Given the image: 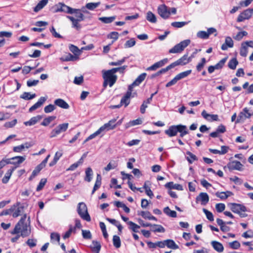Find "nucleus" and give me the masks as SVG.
<instances>
[{
  "mask_svg": "<svg viewBox=\"0 0 253 253\" xmlns=\"http://www.w3.org/2000/svg\"><path fill=\"white\" fill-rule=\"evenodd\" d=\"M27 217L26 214L21 217L20 220L16 224L13 230L10 232V233L12 235L17 234L21 233V236L25 237L28 236L30 232L29 227L27 224L25 223V220Z\"/></svg>",
  "mask_w": 253,
  "mask_h": 253,
  "instance_id": "f257e3e1",
  "label": "nucleus"
},
{
  "mask_svg": "<svg viewBox=\"0 0 253 253\" xmlns=\"http://www.w3.org/2000/svg\"><path fill=\"white\" fill-rule=\"evenodd\" d=\"M165 133L169 137L176 136L177 132L180 133V136L183 137L189 133L188 129L186 126L182 125H173L165 131Z\"/></svg>",
  "mask_w": 253,
  "mask_h": 253,
  "instance_id": "f03ea898",
  "label": "nucleus"
},
{
  "mask_svg": "<svg viewBox=\"0 0 253 253\" xmlns=\"http://www.w3.org/2000/svg\"><path fill=\"white\" fill-rule=\"evenodd\" d=\"M102 78L104 80L103 86L104 87L109 85L110 87H112L116 82L117 80V76L113 74L110 70L102 71Z\"/></svg>",
  "mask_w": 253,
  "mask_h": 253,
  "instance_id": "7ed1b4c3",
  "label": "nucleus"
},
{
  "mask_svg": "<svg viewBox=\"0 0 253 253\" xmlns=\"http://www.w3.org/2000/svg\"><path fill=\"white\" fill-rule=\"evenodd\" d=\"M77 10L78 11L74 12V13L76 14V18L72 16H67L66 17L72 22V27L75 28L77 30H79L81 28L79 22L84 21L85 17L83 13L81 12V10L80 9H77Z\"/></svg>",
  "mask_w": 253,
  "mask_h": 253,
  "instance_id": "20e7f679",
  "label": "nucleus"
},
{
  "mask_svg": "<svg viewBox=\"0 0 253 253\" xmlns=\"http://www.w3.org/2000/svg\"><path fill=\"white\" fill-rule=\"evenodd\" d=\"M228 206L230 209L234 213H238L241 217H245L247 214L245 213L247 211V208L243 205L230 203Z\"/></svg>",
  "mask_w": 253,
  "mask_h": 253,
  "instance_id": "39448f33",
  "label": "nucleus"
},
{
  "mask_svg": "<svg viewBox=\"0 0 253 253\" xmlns=\"http://www.w3.org/2000/svg\"><path fill=\"white\" fill-rule=\"evenodd\" d=\"M77 211L81 217L87 221H90V217L87 212L86 205L84 202H80L78 204Z\"/></svg>",
  "mask_w": 253,
  "mask_h": 253,
  "instance_id": "423d86ee",
  "label": "nucleus"
},
{
  "mask_svg": "<svg viewBox=\"0 0 253 253\" xmlns=\"http://www.w3.org/2000/svg\"><path fill=\"white\" fill-rule=\"evenodd\" d=\"M190 43V40H184L176 44L174 47L169 50L170 53H177L181 52L184 48Z\"/></svg>",
  "mask_w": 253,
  "mask_h": 253,
  "instance_id": "0eeeda50",
  "label": "nucleus"
},
{
  "mask_svg": "<svg viewBox=\"0 0 253 253\" xmlns=\"http://www.w3.org/2000/svg\"><path fill=\"white\" fill-rule=\"evenodd\" d=\"M68 123H63L59 125L55 128L52 130L50 132V137H55L61 132L66 131L68 128Z\"/></svg>",
  "mask_w": 253,
  "mask_h": 253,
  "instance_id": "6e6552de",
  "label": "nucleus"
},
{
  "mask_svg": "<svg viewBox=\"0 0 253 253\" xmlns=\"http://www.w3.org/2000/svg\"><path fill=\"white\" fill-rule=\"evenodd\" d=\"M191 72L192 71L189 70L177 74L172 80H171L166 84V86L168 87L175 84L178 81L182 79L189 75L191 73Z\"/></svg>",
  "mask_w": 253,
  "mask_h": 253,
  "instance_id": "1a4fd4ad",
  "label": "nucleus"
},
{
  "mask_svg": "<svg viewBox=\"0 0 253 253\" xmlns=\"http://www.w3.org/2000/svg\"><path fill=\"white\" fill-rule=\"evenodd\" d=\"M12 210V216L13 217H17L22 214L24 211V206L20 202H17L15 204L11 206Z\"/></svg>",
  "mask_w": 253,
  "mask_h": 253,
  "instance_id": "9d476101",
  "label": "nucleus"
},
{
  "mask_svg": "<svg viewBox=\"0 0 253 253\" xmlns=\"http://www.w3.org/2000/svg\"><path fill=\"white\" fill-rule=\"evenodd\" d=\"M253 15V8H248L242 13H241L238 16L237 21L238 22H243L245 20H248L252 17Z\"/></svg>",
  "mask_w": 253,
  "mask_h": 253,
  "instance_id": "9b49d317",
  "label": "nucleus"
},
{
  "mask_svg": "<svg viewBox=\"0 0 253 253\" xmlns=\"http://www.w3.org/2000/svg\"><path fill=\"white\" fill-rule=\"evenodd\" d=\"M158 13L165 19L169 18L170 15V10L165 4H161L158 6Z\"/></svg>",
  "mask_w": 253,
  "mask_h": 253,
  "instance_id": "f8f14e48",
  "label": "nucleus"
},
{
  "mask_svg": "<svg viewBox=\"0 0 253 253\" xmlns=\"http://www.w3.org/2000/svg\"><path fill=\"white\" fill-rule=\"evenodd\" d=\"M117 119H113L109 121L107 123L105 124L103 126H101L99 128L101 132L106 131L112 130L116 128Z\"/></svg>",
  "mask_w": 253,
  "mask_h": 253,
  "instance_id": "ddd939ff",
  "label": "nucleus"
},
{
  "mask_svg": "<svg viewBox=\"0 0 253 253\" xmlns=\"http://www.w3.org/2000/svg\"><path fill=\"white\" fill-rule=\"evenodd\" d=\"M197 203L200 202L202 205H206L209 201V197L207 193L201 192L196 198Z\"/></svg>",
  "mask_w": 253,
  "mask_h": 253,
  "instance_id": "4468645a",
  "label": "nucleus"
},
{
  "mask_svg": "<svg viewBox=\"0 0 253 253\" xmlns=\"http://www.w3.org/2000/svg\"><path fill=\"white\" fill-rule=\"evenodd\" d=\"M243 165L239 161H233L229 163L227 165V168L229 170H242Z\"/></svg>",
  "mask_w": 253,
  "mask_h": 253,
  "instance_id": "2eb2a0df",
  "label": "nucleus"
},
{
  "mask_svg": "<svg viewBox=\"0 0 253 253\" xmlns=\"http://www.w3.org/2000/svg\"><path fill=\"white\" fill-rule=\"evenodd\" d=\"M190 62V59L188 58V55L184 54L180 58L171 63L173 67L178 65H185Z\"/></svg>",
  "mask_w": 253,
  "mask_h": 253,
  "instance_id": "dca6fc26",
  "label": "nucleus"
},
{
  "mask_svg": "<svg viewBox=\"0 0 253 253\" xmlns=\"http://www.w3.org/2000/svg\"><path fill=\"white\" fill-rule=\"evenodd\" d=\"M168 62V58L163 59V60H161L157 62H156L152 66L148 67L146 70L147 71H155L158 68L163 67L164 65L167 63Z\"/></svg>",
  "mask_w": 253,
  "mask_h": 253,
  "instance_id": "f3484780",
  "label": "nucleus"
},
{
  "mask_svg": "<svg viewBox=\"0 0 253 253\" xmlns=\"http://www.w3.org/2000/svg\"><path fill=\"white\" fill-rule=\"evenodd\" d=\"M252 115L249 112V110L245 108L243 109V111L241 112L238 116V118L236 121V123L240 122L241 121H243L245 119L250 118Z\"/></svg>",
  "mask_w": 253,
  "mask_h": 253,
  "instance_id": "a211bd4d",
  "label": "nucleus"
},
{
  "mask_svg": "<svg viewBox=\"0 0 253 253\" xmlns=\"http://www.w3.org/2000/svg\"><path fill=\"white\" fill-rule=\"evenodd\" d=\"M47 97H40L38 102L30 108L29 111L32 112L36 110L37 109L40 108L41 106L42 105V104L44 103Z\"/></svg>",
  "mask_w": 253,
  "mask_h": 253,
  "instance_id": "6ab92c4d",
  "label": "nucleus"
},
{
  "mask_svg": "<svg viewBox=\"0 0 253 253\" xmlns=\"http://www.w3.org/2000/svg\"><path fill=\"white\" fill-rule=\"evenodd\" d=\"M47 97H40L38 102L30 108L29 111L32 112L36 110L37 109L40 108L41 106L42 105V104L44 103Z\"/></svg>",
  "mask_w": 253,
  "mask_h": 253,
  "instance_id": "aec40b11",
  "label": "nucleus"
},
{
  "mask_svg": "<svg viewBox=\"0 0 253 253\" xmlns=\"http://www.w3.org/2000/svg\"><path fill=\"white\" fill-rule=\"evenodd\" d=\"M234 42L230 37H227L225 38V43L221 45V49L223 50H226L228 47L231 48L233 46Z\"/></svg>",
  "mask_w": 253,
  "mask_h": 253,
  "instance_id": "412c9836",
  "label": "nucleus"
},
{
  "mask_svg": "<svg viewBox=\"0 0 253 253\" xmlns=\"http://www.w3.org/2000/svg\"><path fill=\"white\" fill-rule=\"evenodd\" d=\"M201 115L204 118L208 121H216L218 119L217 115H211L208 114L205 110L202 111Z\"/></svg>",
  "mask_w": 253,
  "mask_h": 253,
  "instance_id": "4be33fe9",
  "label": "nucleus"
},
{
  "mask_svg": "<svg viewBox=\"0 0 253 253\" xmlns=\"http://www.w3.org/2000/svg\"><path fill=\"white\" fill-rule=\"evenodd\" d=\"M42 118V116L38 115L32 117L29 121L25 122L24 124L26 126H33L39 122Z\"/></svg>",
  "mask_w": 253,
  "mask_h": 253,
  "instance_id": "5701e85b",
  "label": "nucleus"
},
{
  "mask_svg": "<svg viewBox=\"0 0 253 253\" xmlns=\"http://www.w3.org/2000/svg\"><path fill=\"white\" fill-rule=\"evenodd\" d=\"M54 104L61 108L67 109L69 108V104L63 99L58 98L54 101Z\"/></svg>",
  "mask_w": 253,
  "mask_h": 253,
  "instance_id": "b1692460",
  "label": "nucleus"
},
{
  "mask_svg": "<svg viewBox=\"0 0 253 253\" xmlns=\"http://www.w3.org/2000/svg\"><path fill=\"white\" fill-rule=\"evenodd\" d=\"M249 43H252V42H246L242 43L240 52V55L242 56L246 57L247 56L248 53V45H249Z\"/></svg>",
  "mask_w": 253,
  "mask_h": 253,
  "instance_id": "393cba45",
  "label": "nucleus"
},
{
  "mask_svg": "<svg viewBox=\"0 0 253 253\" xmlns=\"http://www.w3.org/2000/svg\"><path fill=\"white\" fill-rule=\"evenodd\" d=\"M211 245L213 248L217 252L221 253L223 251L224 247L222 244L220 243L215 241H212L211 242Z\"/></svg>",
  "mask_w": 253,
  "mask_h": 253,
  "instance_id": "a878e982",
  "label": "nucleus"
},
{
  "mask_svg": "<svg viewBox=\"0 0 253 253\" xmlns=\"http://www.w3.org/2000/svg\"><path fill=\"white\" fill-rule=\"evenodd\" d=\"M165 187L167 188L171 189H176L178 190H183L182 186L179 184H174L173 182H169L165 184Z\"/></svg>",
  "mask_w": 253,
  "mask_h": 253,
  "instance_id": "bb28decb",
  "label": "nucleus"
},
{
  "mask_svg": "<svg viewBox=\"0 0 253 253\" xmlns=\"http://www.w3.org/2000/svg\"><path fill=\"white\" fill-rule=\"evenodd\" d=\"M16 167H13L7 171L4 176L2 179V182L3 183L6 184L8 182L13 171L16 169Z\"/></svg>",
  "mask_w": 253,
  "mask_h": 253,
  "instance_id": "cd10ccee",
  "label": "nucleus"
},
{
  "mask_svg": "<svg viewBox=\"0 0 253 253\" xmlns=\"http://www.w3.org/2000/svg\"><path fill=\"white\" fill-rule=\"evenodd\" d=\"M85 176L84 177V180L88 182H90L92 179V176L93 174V171L91 168L89 167L85 169Z\"/></svg>",
  "mask_w": 253,
  "mask_h": 253,
  "instance_id": "c85d7f7f",
  "label": "nucleus"
},
{
  "mask_svg": "<svg viewBox=\"0 0 253 253\" xmlns=\"http://www.w3.org/2000/svg\"><path fill=\"white\" fill-rule=\"evenodd\" d=\"M102 177L100 174H97L96 176V179L91 194H93L101 186V185Z\"/></svg>",
  "mask_w": 253,
  "mask_h": 253,
  "instance_id": "c756f323",
  "label": "nucleus"
},
{
  "mask_svg": "<svg viewBox=\"0 0 253 253\" xmlns=\"http://www.w3.org/2000/svg\"><path fill=\"white\" fill-rule=\"evenodd\" d=\"M48 1V0H42L40 1L34 8V11L36 12L39 11L47 4Z\"/></svg>",
  "mask_w": 253,
  "mask_h": 253,
  "instance_id": "7c9ffc66",
  "label": "nucleus"
},
{
  "mask_svg": "<svg viewBox=\"0 0 253 253\" xmlns=\"http://www.w3.org/2000/svg\"><path fill=\"white\" fill-rule=\"evenodd\" d=\"M130 97L131 95H129V93H126L121 100V105H124L125 107L127 106L130 103Z\"/></svg>",
  "mask_w": 253,
  "mask_h": 253,
  "instance_id": "2f4dec72",
  "label": "nucleus"
},
{
  "mask_svg": "<svg viewBox=\"0 0 253 253\" xmlns=\"http://www.w3.org/2000/svg\"><path fill=\"white\" fill-rule=\"evenodd\" d=\"M165 246L168 248L175 250L178 248V246L175 243V242L170 239H168L165 240Z\"/></svg>",
  "mask_w": 253,
  "mask_h": 253,
  "instance_id": "473e14b6",
  "label": "nucleus"
},
{
  "mask_svg": "<svg viewBox=\"0 0 253 253\" xmlns=\"http://www.w3.org/2000/svg\"><path fill=\"white\" fill-rule=\"evenodd\" d=\"M78 59V57L72 55L71 53H68L67 55L60 58V60L62 61H75Z\"/></svg>",
  "mask_w": 253,
  "mask_h": 253,
  "instance_id": "72a5a7b5",
  "label": "nucleus"
},
{
  "mask_svg": "<svg viewBox=\"0 0 253 253\" xmlns=\"http://www.w3.org/2000/svg\"><path fill=\"white\" fill-rule=\"evenodd\" d=\"M116 19V16L111 17H101L99 18V20L101 21L104 23L109 24L112 23Z\"/></svg>",
  "mask_w": 253,
  "mask_h": 253,
  "instance_id": "f704fd0d",
  "label": "nucleus"
},
{
  "mask_svg": "<svg viewBox=\"0 0 253 253\" xmlns=\"http://www.w3.org/2000/svg\"><path fill=\"white\" fill-rule=\"evenodd\" d=\"M146 19L152 23H155L157 22V18L155 15L151 11H148L147 13Z\"/></svg>",
  "mask_w": 253,
  "mask_h": 253,
  "instance_id": "c9c22d12",
  "label": "nucleus"
},
{
  "mask_svg": "<svg viewBox=\"0 0 253 253\" xmlns=\"http://www.w3.org/2000/svg\"><path fill=\"white\" fill-rule=\"evenodd\" d=\"M142 123V120L140 118L130 121L129 123L126 125V128H127L129 127L134 126L136 125L141 124Z\"/></svg>",
  "mask_w": 253,
  "mask_h": 253,
  "instance_id": "e433bc0d",
  "label": "nucleus"
},
{
  "mask_svg": "<svg viewBox=\"0 0 253 253\" xmlns=\"http://www.w3.org/2000/svg\"><path fill=\"white\" fill-rule=\"evenodd\" d=\"M164 212L167 215L171 217H176L177 216V213L176 211H174L170 210L169 207H168L164 208Z\"/></svg>",
  "mask_w": 253,
  "mask_h": 253,
  "instance_id": "4c0bfd02",
  "label": "nucleus"
},
{
  "mask_svg": "<svg viewBox=\"0 0 253 253\" xmlns=\"http://www.w3.org/2000/svg\"><path fill=\"white\" fill-rule=\"evenodd\" d=\"M36 97V94L34 93L31 94L30 92H24L21 96L20 98L28 100L33 99Z\"/></svg>",
  "mask_w": 253,
  "mask_h": 253,
  "instance_id": "58836bf2",
  "label": "nucleus"
},
{
  "mask_svg": "<svg viewBox=\"0 0 253 253\" xmlns=\"http://www.w3.org/2000/svg\"><path fill=\"white\" fill-rule=\"evenodd\" d=\"M238 64V61L236 58H233L231 59L228 64V67L232 70L236 69V66Z\"/></svg>",
  "mask_w": 253,
  "mask_h": 253,
  "instance_id": "ea45409f",
  "label": "nucleus"
},
{
  "mask_svg": "<svg viewBox=\"0 0 253 253\" xmlns=\"http://www.w3.org/2000/svg\"><path fill=\"white\" fill-rule=\"evenodd\" d=\"M56 119L55 116H50L44 119L41 125L43 126H47L52 121H54Z\"/></svg>",
  "mask_w": 253,
  "mask_h": 253,
  "instance_id": "a19ab883",
  "label": "nucleus"
},
{
  "mask_svg": "<svg viewBox=\"0 0 253 253\" xmlns=\"http://www.w3.org/2000/svg\"><path fill=\"white\" fill-rule=\"evenodd\" d=\"M12 160H15L13 161L15 163L13 165L20 164L22 163L26 159L25 156H16L11 158Z\"/></svg>",
  "mask_w": 253,
  "mask_h": 253,
  "instance_id": "79ce46f5",
  "label": "nucleus"
},
{
  "mask_svg": "<svg viewBox=\"0 0 253 253\" xmlns=\"http://www.w3.org/2000/svg\"><path fill=\"white\" fill-rule=\"evenodd\" d=\"M146 74L145 73L140 74L136 79V80L133 82L134 84H135V85H138L144 80L145 78H146Z\"/></svg>",
  "mask_w": 253,
  "mask_h": 253,
  "instance_id": "37998d69",
  "label": "nucleus"
},
{
  "mask_svg": "<svg viewBox=\"0 0 253 253\" xmlns=\"http://www.w3.org/2000/svg\"><path fill=\"white\" fill-rule=\"evenodd\" d=\"M127 224L129 226V229H131L134 232H138V229L140 228V226L135 223L132 221H128Z\"/></svg>",
  "mask_w": 253,
  "mask_h": 253,
  "instance_id": "c03bdc74",
  "label": "nucleus"
},
{
  "mask_svg": "<svg viewBox=\"0 0 253 253\" xmlns=\"http://www.w3.org/2000/svg\"><path fill=\"white\" fill-rule=\"evenodd\" d=\"M100 4V2H89L86 4L85 7L88 9L93 10L97 7Z\"/></svg>",
  "mask_w": 253,
  "mask_h": 253,
  "instance_id": "a18cd8bd",
  "label": "nucleus"
},
{
  "mask_svg": "<svg viewBox=\"0 0 253 253\" xmlns=\"http://www.w3.org/2000/svg\"><path fill=\"white\" fill-rule=\"evenodd\" d=\"M186 154L188 155L187 160L190 164H192L194 161L198 160L196 155H194L189 151L187 152Z\"/></svg>",
  "mask_w": 253,
  "mask_h": 253,
  "instance_id": "49530a36",
  "label": "nucleus"
},
{
  "mask_svg": "<svg viewBox=\"0 0 253 253\" xmlns=\"http://www.w3.org/2000/svg\"><path fill=\"white\" fill-rule=\"evenodd\" d=\"M152 226L153 227L152 231L154 232L164 233L165 231V228L161 225L154 224Z\"/></svg>",
  "mask_w": 253,
  "mask_h": 253,
  "instance_id": "de8ad7c7",
  "label": "nucleus"
},
{
  "mask_svg": "<svg viewBox=\"0 0 253 253\" xmlns=\"http://www.w3.org/2000/svg\"><path fill=\"white\" fill-rule=\"evenodd\" d=\"M113 243L114 246L116 248H119L121 247V240L119 236L114 235L113 238Z\"/></svg>",
  "mask_w": 253,
  "mask_h": 253,
  "instance_id": "09e8293b",
  "label": "nucleus"
},
{
  "mask_svg": "<svg viewBox=\"0 0 253 253\" xmlns=\"http://www.w3.org/2000/svg\"><path fill=\"white\" fill-rule=\"evenodd\" d=\"M60 235L57 233H52L50 234V239L52 243L56 242L59 243L60 240Z\"/></svg>",
  "mask_w": 253,
  "mask_h": 253,
  "instance_id": "8fccbe9b",
  "label": "nucleus"
},
{
  "mask_svg": "<svg viewBox=\"0 0 253 253\" xmlns=\"http://www.w3.org/2000/svg\"><path fill=\"white\" fill-rule=\"evenodd\" d=\"M77 11H78L77 9L73 8L64 4L63 11V12L68 14H73L74 13V12H76Z\"/></svg>",
  "mask_w": 253,
  "mask_h": 253,
  "instance_id": "3c124183",
  "label": "nucleus"
},
{
  "mask_svg": "<svg viewBox=\"0 0 253 253\" xmlns=\"http://www.w3.org/2000/svg\"><path fill=\"white\" fill-rule=\"evenodd\" d=\"M117 167V163L115 161L110 162L104 168L106 171H109L111 169H115Z\"/></svg>",
  "mask_w": 253,
  "mask_h": 253,
  "instance_id": "603ef678",
  "label": "nucleus"
},
{
  "mask_svg": "<svg viewBox=\"0 0 253 253\" xmlns=\"http://www.w3.org/2000/svg\"><path fill=\"white\" fill-rule=\"evenodd\" d=\"M187 22H173L171 23V25L177 28H182L188 24Z\"/></svg>",
  "mask_w": 253,
  "mask_h": 253,
  "instance_id": "864d4df0",
  "label": "nucleus"
},
{
  "mask_svg": "<svg viewBox=\"0 0 253 253\" xmlns=\"http://www.w3.org/2000/svg\"><path fill=\"white\" fill-rule=\"evenodd\" d=\"M247 35L248 33L246 31L240 32H238L235 37H234V39L237 41H240L243 37L246 36Z\"/></svg>",
  "mask_w": 253,
  "mask_h": 253,
  "instance_id": "5fc2aeb1",
  "label": "nucleus"
},
{
  "mask_svg": "<svg viewBox=\"0 0 253 253\" xmlns=\"http://www.w3.org/2000/svg\"><path fill=\"white\" fill-rule=\"evenodd\" d=\"M206 63V60L205 58H202L201 59V62L199 63L196 66V69L198 72H200L202 70V69L204 68L205 64Z\"/></svg>",
  "mask_w": 253,
  "mask_h": 253,
  "instance_id": "6e6d98bb",
  "label": "nucleus"
},
{
  "mask_svg": "<svg viewBox=\"0 0 253 253\" xmlns=\"http://www.w3.org/2000/svg\"><path fill=\"white\" fill-rule=\"evenodd\" d=\"M135 43L134 39L133 38H131L126 42L124 46L125 48L131 47L135 44Z\"/></svg>",
  "mask_w": 253,
  "mask_h": 253,
  "instance_id": "4d7b16f0",
  "label": "nucleus"
},
{
  "mask_svg": "<svg viewBox=\"0 0 253 253\" xmlns=\"http://www.w3.org/2000/svg\"><path fill=\"white\" fill-rule=\"evenodd\" d=\"M203 212L205 213V214L206 215L207 218L210 221H213V216L212 213L209 211L208 210H206V209H203Z\"/></svg>",
  "mask_w": 253,
  "mask_h": 253,
  "instance_id": "13d9d810",
  "label": "nucleus"
},
{
  "mask_svg": "<svg viewBox=\"0 0 253 253\" xmlns=\"http://www.w3.org/2000/svg\"><path fill=\"white\" fill-rule=\"evenodd\" d=\"M92 244L94 245L93 251L95 253H99L101 249V245L100 243L97 241H93Z\"/></svg>",
  "mask_w": 253,
  "mask_h": 253,
  "instance_id": "bf43d9fd",
  "label": "nucleus"
},
{
  "mask_svg": "<svg viewBox=\"0 0 253 253\" xmlns=\"http://www.w3.org/2000/svg\"><path fill=\"white\" fill-rule=\"evenodd\" d=\"M197 35L198 37L203 39H207L209 38L208 33H207V32L204 31L198 32Z\"/></svg>",
  "mask_w": 253,
  "mask_h": 253,
  "instance_id": "052dcab7",
  "label": "nucleus"
},
{
  "mask_svg": "<svg viewBox=\"0 0 253 253\" xmlns=\"http://www.w3.org/2000/svg\"><path fill=\"white\" fill-rule=\"evenodd\" d=\"M55 109L56 107L54 105L49 104L44 107V111L45 113H49L53 111Z\"/></svg>",
  "mask_w": 253,
  "mask_h": 253,
  "instance_id": "680f3d73",
  "label": "nucleus"
},
{
  "mask_svg": "<svg viewBox=\"0 0 253 253\" xmlns=\"http://www.w3.org/2000/svg\"><path fill=\"white\" fill-rule=\"evenodd\" d=\"M69 48L70 50L75 55H77L80 52V50L78 47L73 44H70L69 46Z\"/></svg>",
  "mask_w": 253,
  "mask_h": 253,
  "instance_id": "e2e57ef3",
  "label": "nucleus"
},
{
  "mask_svg": "<svg viewBox=\"0 0 253 253\" xmlns=\"http://www.w3.org/2000/svg\"><path fill=\"white\" fill-rule=\"evenodd\" d=\"M227 58H224L222 59L218 63L214 65V68L216 70L220 69L222 68L223 65H224Z\"/></svg>",
  "mask_w": 253,
  "mask_h": 253,
  "instance_id": "0e129e2a",
  "label": "nucleus"
},
{
  "mask_svg": "<svg viewBox=\"0 0 253 253\" xmlns=\"http://www.w3.org/2000/svg\"><path fill=\"white\" fill-rule=\"evenodd\" d=\"M215 209L217 212H221L225 209V205L223 203H218L215 205Z\"/></svg>",
  "mask_w": 253,
  "mask_h": 253,
  "instance_id": "69168bd1",
  "label": "nucleus"
},
{
  "mask_svg": "<svg viewBox=\"0 0 253 253\" xmlns=\"http://www.w3.org/2000/svg\"><path fill=\"white\" fill-rule=\"evenodd\" d=\"M229 246L233 249H238L240 247V243L237 241H234L232 242L229 243Z\"/></svg>",
  "mask_w": 253,
  "mask_h": 253,
  "instance_id": "338daca9",
  "label": "nucleus"
},
{
  "mask_svg": "<svg viewBox=\"0 0 253 253\" xmlns=\"http://www.w3.org/2000/svg\"><path fill=\"white\" fill-rule=\"evenodd\" d=\"M242 237L245 238H253V232L251 230H249L242 234Z\"/></svg>",
  "mask_w": 253,
  "mask_h": 253,
  "instance_id": "774afa93",
  "label": "nucleus"
}]
</instances>
